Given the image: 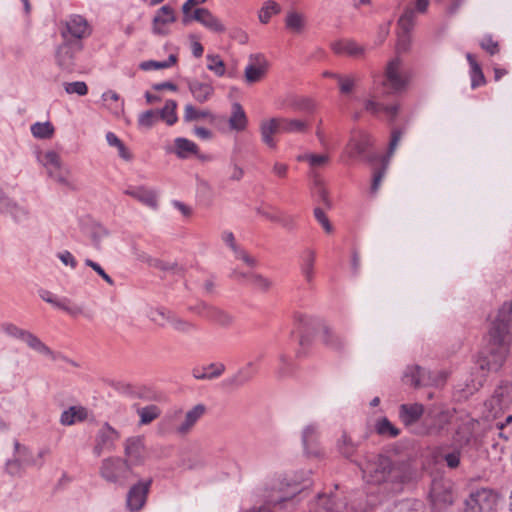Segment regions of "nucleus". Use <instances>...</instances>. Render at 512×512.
<instances>
[{
    "instance_id": "f257e3e1",
    "label": "nucleus",
    "mask_w": 512,
    "mask_h": 512,
    "mask_svg": "<svg viewBox=\"0 0 512 512\" xmlns=\"http://www.w3.org/2000/svg\"><path fill=\"white\" fill-rule=\"evenodd\" d=\"M363 477L369 483L385 484L393 492L401 490L404 483L414 477V469L407 462L393 463L390 458L382 455L375 456L362 468Z\"/></svg>"
},
{
    "instance_id": "f03ea898",
    "label": "nucleus",
    "mask_w": 512,
    "mask_h": 512,
    "mask_svg": "<svg viewBox=\"0 0 512 512\" xmlns=\"http://www.w3.org/2000/svg\"><path fill=\"white\" fill-rule=\"evenodd\" d=\"M309 474L310 472L302 471L300 476L295 475L289 479L284 474H275L267 478L264 483L263 504L269 505L271 509L282 508L284 503L292 500L296 494L308 487Z\"/></svg>"
},
{
    "instance_id": "7ed1b4c3",
    "label": "nucleus",
    "mask_w": 512,
    "mask_h": 512,
    "mask_svg": "<svg viewBox=\"0 0 512 512\" xmlns=\"http://www.w3.org/2000/svg\"><path fill=\"white\" fill-rule=\"evenodd\" d=\"M294 322L299 333V345L302 349L311 344L313 334L319 327L323 329L322 342L326 347L339 352L346 346L345 339L325 326L319 318L297 312L294 314Z\"/></svg>"
},
{
    "instance_id": "20e7f679",
    "label": "nucleus",
    "mask_w": 512,
    "mask_h": 512,
    "mask_svg": "<svg viewBox=\"0 0 512 512\" xmlns=\"http://www.w3.org/2000/svg\"><path fill=\"white\" fill-rule=\"evenodd\" d=\"M455 418V409H451L444 404H432L426 407V414L420 423V427L414 429V434L418 436H442L448 426Z\"/></svg>"
},
{
    "instance_id": "39448f33",
    "label": "nucleus",
    "mask_w": 512,
    "mask_h": 512,
    "mask_svg": "<svg viewBox=\"0 0 512 512\" xmlns=\"http://www.w3.org/2000/svg\"><path fill=\"white\" fill-rule=\"evenodd\" d=\"M510 345L511 340L488 335L487 344L477 360L479 368L488 372H498L509 356Z\"/></svg>"
},
{
    "instance_id": "423d86ee",
    "label": "nucleus",
    "mask_w": 512,
    "mask_h": 512,
    "mask_svg": "<svg viewBox=\"0 0 512 512\" xmlns=\"http://www.w3.org/2000/svg\"><path fill=\"white\" fill-rule=\"evenodd\" d=\"M206 407L203 404H197L184 415L181 408H175L167 412L162 420V424L167 430L179 436L188 435L196 423L204 416Z\"/></svg>"
},
{
    "instance_id": "0eeeda50",
    "label": "nucleus",
    "mask_w": 512,
    "mask_h": 512,
    "mask_svg": "<svg viewBox=\"0 0 512 512\" xmlns=\"http://www.w3.org/2000/svg\"><path fill=\"white\" fill-rule=\"evenodd\" d=\"M430 0H416L415 8L408 5L398 20L397 53L407 52L411 44V32L416 24L417 13H426Z\"/></svg>"
},
{
    "instance_id": "6e6552de",
    "label": "nucleus",
    "mask_w": 512,
    "mask_h": 512,
    "mask_svg": "<svg viewBox=\"0 0 512 512\" xmlns=\"http://www.w3.org/2000/svg\"><path fill=\"white\" fill-rule=\"evenodd\" d=\"M99 474L106 482L124 487L130 479L132 468L128 460L111 456L102 460Z\"/></svg>"
},
{
    "instance_id": "1a4fd4ad",
    "label": "nucleus",
    "mask_w": 512,
    "mask_h": 512,
    "mask_svg": "<svg viewBox=\"0 0 512 512\" xmlns=\"http://www.w3.org/2000/svg\"><path fill=\"white\" fill-rule=\"evenodd\" d=\"M39 162L45 167L49 178L59 185L71 190L76 186L70 180V170L63 166L60 156L54 151H47L38 156Z\"/></svg>"
},
{
    "instance_id": "9d476101",
    "label": "nucleus",
    "mask_w": 512,
    "mask_h": 512,
    "mask_svg": "<svg viewBox=\"0 0 512 512\" xmlns=\"http://www.w3.org/2000/svg\"><path fill=\"white\" fill-rule=\"evenodd\" d=\"M484 405L488 412L487 417L499 418L512 405V384L501 381Z\"/></svg>"
},
{
    "instance_id": "9b49d317",
    "label": "nucleus",
    "mask_w": 512,
    "mask_h": 512,
    "mask_svg": "<svg viewBox=\"0 0 512 512\" xmlns=\"http://www.w3.org/2000/svg\"><path fill=\"white\" fill-rule=\"evenodd\" d=\"M408 83V75L404 70L403 60L396 56L385 67L383 86L389 93L399 92Z\"/></svg>"
},
{
    "instance_id": "f8f14e48",
    "label": "nucleus",
    "mask_w": 512,
    "mask_h": 512,
    "mask_svg": "<svg viewBox=\"0 0 512 512\" xmlns=\"http://www.w3.org/2000/svg\"><path fill=\"white\" fill-rule=\"evenodd\" d=\"M429 499L431 512H443L453 503L451 482L445 479H434L431 483Z\"/></svg>"
},
{
    "instance_id": "ddd939ff",
    "label": "nucleus",
    "mask_w": 512,
    "mask_h": 512,
    "mask_svg": "<svg viewBox=\"0 0 512 512\" xmlns=\"http://www.w3.org/2000/svg\"><path fill=\"white\" fill-rule=\"evenodd\" d=\"M83 49V43L78 39L63 40L55 50V63L63 71L72 72L76 66V56Z\"/></svg>"
},
{
    "instance_id": "4468645a",
    "label": "nucleus",
    "mask_w": 512,
    "mask_h": 512,
    "mask_svg": "<svg viewBox=\"0 0 512 512\" xmlns=\"http://www.w3.org/2000/svg\"><path fill=\"white\" fill-rule=\"evenodd\" d=\"M512 331V301L504 302L491 321L489 336L511 340Z\"/></svg>"
},
{
    "instance_id": "2eb2a0df",
    "label": "nucleus",
    "mask_w": 512,
    "mask_h": 512,
    "mask_svg": "<svg viewBox=\"0 0 512 512\" xmlns=\"http://www.w3.org/2000/svg\"><path fill=\"white\" fill-rule=\"evenodd\" d=\"M445 381L441 373L426 371L418 365L408 366L403 374V382L415 388L420 386H438Z\"/></svg>"
},
{
    "instance_id": "dca6fc26",
    "label": "nucleus",
    "mask_w": 512,
    "mask_h": 512,
    "mask_svg": "<svg viewBox=\"0 0 512 512\" xmlns=\"http://www.w3.org/2000/svg\"><path fill=\"white\" fill-rule=\"evenodd\" d=\"M91 34L90 26L87 20L80 15H72L62 23L60 29V35L62 40L73 41L78 39L82 42V39L88 37Z\"/></svg>"
},
{
    "instance_id": "f3484780",
    "label": "nucleus",
    "mask_w": 512,
    "mask_h": 512,
    "mask_svg": "<svg viewBox=\"0 0 512 512\" xmlns=\"http://www.w3.org/2000/svg\"><path fill=\"white\" fill-rule=\"evenodd\" d=\"M496 503V495L491 490H476L466 500L465 512H493Z\"/></svg>"
},
{
    "instance_id": "a211bd4d",
    "label": "nucleus",
    "mask_w": 512,
    "mask_h": 512,
    "mask_svg": "<svg viewBox=\"0 0 512 512\" xmlns=\"http://www.w3.org/2000/svg\"><path fill=\"white\" fill-rule=\"evenodd\" d=\"M120 439V433L109 423L105 422L97 431L93 453L99 457L103 452H112L116 448V442Z\"/></svg>"
},
{
    "instance_id": "6ab92c4d",
    "label": "nucleus",
    "mask_w": 512,
    "mask_h": 512,
    "mask_svg": "<svg viewBox=\"0 0 512 512\" xmlns=\"http://www.w3.org/2000/svg\"><path fill=\"white\" fill-rule=\"evenodd\" d=\"M347 502L336 493H320L311 503V512H344Z\"/></svg>"
},
{
    "instance_id": "aec40b11",
    "label": "nucleus",
    "mask_w": 512,
    "mask_h": 512,
    "mask_svg": "<svg viewBox=\"0 0 512 512\" xmlns=\"http://www.w3.org/2000/svg\"><path fill=\"white\" fill-rule=\"evenodd\" d=\"M152 479L139 481L131 486L126 496V507L130 512L140 511L146 504Z\"/></svg>"
},
{
    "instance_id": "412c9836",
    "label": "nucleus",
    "mask_w": 512,
    "mask_h": 512,
    "mask_svg": "<svg viewBox=\"0 0 512 512\" xmlns=\"http://www.w3.org/2000/svg\"><path fill=\"white\" fill-rule=\"evenodd\" d=\"M372 144V137L365 132H359L353 135L348 144L350 157L363 158L370 163L374 162L378 158L377 155L368 153Z\"/></svg>"
},
{
    "instance_id": "4be33fe9",
    "label": "nucleus",
    "mask_w": 512,
    "mask_h": 512,
    "mask_svg": "<svg viewBox=\"0 0 512 512\" xmlns=\"http://www.w3.org/2000/svg\"><path fill=\"white\" fill-rule=\"evenodd\" d=\"M0 213L9 215L15 223H22L30 217L27 206L18 203L2 190H0Z\"/></svg>"
},
{
    "instance_id": "5701e85b",
    "label": "nucleus",
    "mask_w": 512,
    "mask_h": 512,
    "mask_svg": "<svg viewBox=\"0 0 512 512\" xmlns=\"http://www.w3.org/2000/svg\"><path fill=\"white\" fill-rule=\"evenodd\" d=\"M425 414L426 408L420 403L401 404L399 406V418L413 434L414 429L420 427Z\"/></svg>"
},
{
    "instance_id": "b1692460",
    "label": "nucleus",
    "mask_w": 512,
    "mask_h": 512,
    "mask_svg": "<svg viewBox=\"0 0 512 512\" xmlns=\"http://www.w3.org/2000/svg\"><path fill=\"white\" fill-rule=\"evenodd\" d=\"M124 455L128 460L131 468L133 466L142 465L146 459V449L144 438L142 436H132L124 442Z\"/></svg>"
},
{
    "instance_id": "393cba45",
    "label": "nucleus",
    "mask_w": 512,
    "mask_h": 512,
    "mask_svg": "<svg viewBox=\"0 0 512 512\" xmlns=\"http://www.w3.org/2000/svg\"><path fill=\"white\" fill-rule=\"evenodd\" d=\"M250 63L244 71V78L248 84H254L261 81L266 75L268 62L262 54H251Z\"/></svg>"
},
{
    "instance_id": "a878e982",
    "label": "nucleus",
    "mask_w": 512,
    "mask_h": 512,
    "mask_svg": "<svg viewBox=\"0 0 512 512\" xmlns=\"http://www.w3.org/2000/svg\"><path fill=\"white\" fill-rule=\"evenodd\" d=\"M258 368L254 361H249L245 366L239 368L236 373L226 378L223 385L227 388L237 389L250 382L257 374Z\"/></svg>"
},
{
    "instance_id": "bb28decb",
    "label": "nucleus",
    "mask_w": 512,
    "mask_h": 512,
    "mask_svg": "<svg viewBox=\"0 0 512 512\" xmlns=\"http://www.w3.org/2000/svg\"><path fill=\"white\" fill-rule=\"evenodd\" d=\"M186 83L194 100L200 104L206 103L214 95L215 90L211 82H201L196 78H189Z\"/></svg>"
},
{
    "instance_id": "cd10ccee",
    "label": "nucleus",
    "mask_w": 512,
    "mask_h": 512,
    "mask_svg": "<svg viewBox=\"0 0 512 512\" xmlns=\"http://www.w3.org/2000/svg\"><path fill=\"white\" fill-rule=\"evenodd\" d=\"M192 18L214 33L221 34L226 30L220 19L206 8H196L193 12Z\"/></svg>"
},
{
    "instance_id": "c85d7f7f",
    "label": "nucleus",
    "mask_w": 512,
    "mask_h": 512,
    "mask_svg": "<svg viewBox=\"0 0 512 512\" xmlns=\"http://www.w3.org/2000/svg\"><path fill=\"white\" fill-rule=\"evenodd\" d=\"M176 21V16L173 8L169 5H164L159 8L153 18V32L158 35H166L168 29L166 26Z\"/></svg>"
},
{
    "instance_id": "c756f323",
    "label": "nucleus",
    "mask_w": 512,
    "mask_h": 512,
    "mask_svg": "<svg viewBox=\"0 0 512 512\" xmlns=\"http://www.w3.org/2000/svg\"><path fill=\"white\" fill-rule=\"evenodd\" d=\"M15 450L18 453V458L9 460L6 463V471L12 475H19L22 471L23 464H32L39 465L40 467L43 465L42 462L38 463L37 460H30L28 457V449L24 446H21L19 442H15L14 444Z\"/></svg>"
},
{
    "instance_id": "7c9ffc66",
    "label": "nucleus",
    "mask_w": 512,
    "mask_h": 512,
    "mask_svg": "<svg viewBox=\"0 0 512 512\" xmlns=\"http://www.w3.org/2000/svg\"><path fill=\"white\" fill-rule=\"evenodd\" d=\"M124 194L133 197L134 199L141 202L143 205L148 206L152 209H156L157 202V193L149 189L145 186H129L124 190Z\"/></svg>"
},
{
    "instance_id": "2f4dec72",
    "label": "nucleus",
    "mask_w": 512,
    "mask_h": 512,
    "mask_svg": "<svg viewBox=\"0 0 512 512\" xmlns=\"http://www.w3.org/2000/svg\"><path fill=\"white\" fill-rule=\"evenodd\" d=\"M40 297L47 303L52 304L53 306L65 311L72 317H77L83 314V308L77 304L71 302L68 298H63L61 300L56 299L50 291H43L40 294Z\"/></svg>"
},
{
    "instance_id": "473e14b6",
    "label": "nucleus",
    "mask_w": 512,
    "mask_h": 512,
    "mask_svg": "<svg viewBox=\"0 0 512 512\" xmlns=\"http://www.w3.org/2000/svg\"><path fill=\"white\" fill-rule=\"evenodd\" d=\"M260 132L262 141L269 147L275 148L276 143L273 135L283 133L281 128L280 118H271L263 121L260 125Z\"/></svg>"
},
{
    "instance_id": "72a5a7b5",
    "label": "nucleus",
    "mask_w": 512,
    "mask_h": 512,
    "mask_svg": "<svg viewBox=\"0 0 512 512\" xmlns=\"http://www.w3.org/2000/svg\"><path fill=\"white\" fill-rule=\"evenodd\" d=\"M332 50L336 54H345L355 58L362 57L365 54V48L351 39H344L333 43Z\"/></svg>"
},
{
    "instance_id": "f704fd0d",
    "label": "nucleus",
    "mask_w": 512,
    "mask_h": 512,
    "mask_svg": "<svg viewBox=\"0 0 512 512\" xmlns=\"http://www.w3.org/2000/svg\"><path fill=\"white\" fill-rule=\"evenodd\" d=\"M204 312L207 315V320L222 328H229L234 324V316L221 308L213 306Z\"/></svg>"
},
{
    "instance_id": "c9c22d12",
    "label": "nucleus",
    "mask_w": 512,
    "mask_h": 512,
    "mask_svg": "<svg viewBox=\"0 0 512 512\" xmlns=\"http://www.w3.org/2000/svg\"><path fill=\"white\" fill-rule=\"evenodd\" d=\"M24 342L34 351L45 355L52 360L57 359H65L64 356H62L60 353H56L52 351L45 343L41 341L39 337H37L35 334L31 333L30 331L26 335V338L24 339Z\"/></svg>"
},
{
    "instance_id": "e433bc0d",
    "label": "nucleus",
    "mask_w": 512,
    "mask_h": 512,
    "mask_svg": "<svg viewBox=\"0 0 512 512\" xmlns=\"http://www.w3.org/2000/svg\"><path fill=\"white\" fill-rule=\"evenodd\" d=\"M24 342L34 351L45 355L52 360L57 359H65L64 356H62L60 353H56L52 351L45 343L41 341L39 337H37L35 334L31 333L30 331L26 335V338L24 339Z\"/></svg>"
},
{
    "instance_id": "4c0bfd02",
    "label": "nucleus",
    "mask_w": 512,
    "mask_h": 512,
    "mask_svg": "<svg viewBox=\"0 0 512 512\" xmlns=\"http://www.w3.org/2000/svg\"><path fill=\"white\" fill-rule=\"evenodd\" d=\"M473 433L468 424L460 425L455 431L452 439L453 446L467 452V448L471 446Z\"/></svg>"
},
{
    "instance_id": "58836bf2",
    "label": "nucleus",
    "mask_w": 512,
    "mask_h": 512,
    "mask_svg": "<svg viewBox=\"0 0 512 512\" xmlns=\"http://www.w3.org/2000/svg\"><path fill=\"white\" fill-rule=\"evenodd\" d=\"M88 416V411L82 406H71L63 411L60 416V423L65 426H70L76 422L84 421Z\"/></svg>"
},
{
    "instance_id": "ea45409f",
    "label": "nucleus",
    "mask_w": 512,
    "mask_h": 512,
    "mask_svg": "<svg viewBox=\"0 0 512 512\" xmlns=\"http://www.w3.org/2000/svg\"><path fill=\"white\" fill-rule=\"evenodd\" d=\"M466 59L470 65L471 87L472 89H476L477 87L484 85L486 83V79L480 64L475 59V56L471 53H467Z\"/></svg>"
},
{
    "instance_id": "a19ab883",
    "label": "nucleus",
    "mask_w": 512,
    "mask_h": 512,
    "mask_svg": "<svg viewBox=\"0 0 512 512\" xmlns=\"http://www.w3.org/2000/svg\"><path fill=\"white\" fill-rule=\"evenodd\" d=\"M174 153L179 158H188L190 155H197L198 154V146L192 142L191 140H188L186 138H176L174 140Z\"/></svg>"
},
{
    "instance_id": "79ce46f5",
    "label": "nucleus",
    "mask_w": 512,
    "mask_h": 512,
    "mask_svg": "<svg viewBox=\"0 0 512 512\" xmlns=\"http://www.w3.org/2000/svg\"><path fill=\"white\" fill-rule=\"evenodd\" d=\"M318 435V425L309 424L302 431V443L308 454H316L315 443Z\"/></svg>"
},
{
    "instance_id": "37998d69",
    "label": "nucleus",
    "mask_w": 512,
    "mask_h": 512,
    "mask_svg": "<svg viewBox=\"0 0 512 512\" xmlns=\"http://www.w3.org/2000/svg\"><path fill=\"white\" fill-rule=\"evenodd\" d=\"M247 118L246 114L239 103H234L232 106V115L229 119V126L236 131H242L246 128Z\"/></svg>"
},
{
    "instance_id": "c03bdc74",
    "label": "nucleus",
    "mask_w": 512,
    "mask_h": 512,
    "mask_svg": "<svg viewBox=\"0 0 512 512\" xmlns=\"http://www.w3.org/2000/svg\"><path fill=\"white\" fill-rule=\"evenodd\" d=\"M283 133H305L309 129V123L302 119L280 118Z\"/></svg>"
},
{
    "instance_id": "a18cd8bd",
    "label": "nucleus",
    "mask_w": 512,
    "mask_h": 512,
    "mask_svg": "<svg viewBox=\"0 0 512 512\" xmlns=\"http://www.w3.org/2000/svg\"><path fill=\"white\" fill-rule=\"evenodd\" d=\"M357 448L358 444L345 432L337 440V450L345 458H351L357 451Z\"/></svg>"
},
{
    "instance_id": "49530a36",
    "label": "nucleus",
    "mask_w": 512,
    "mask_h": 512,
    "mask_svg": "<svg viewBox=\"0 0 512 512\" xmlns=\"http://www.w3.org/2000/svg\"><path fill=\"white\" fill-rule=\"evenodd\" d=\"M183 119L185 122L198 121L201 119L214 120V115L209 110H198L192 104L185 105Z\"/></svg>"
},
{
    "instance_id": "de8ad7c7",
    "label": "nucleus",
    "mask_w": 512,
    "mask_h": 512,
    "mask_svg": "<svg viewBox=\"0 0 512 512\" xmlns=\"http://www.w3.org/2000/svg\"><path fill=\"white\" fill-rule=\"evenodd\" d=\"M385 512H425L423 504L418 500H403L386 509Z\"/></svg>"
},
{
    "instance_id": "09e8293b",
    "label": "nucleus",
    "mask_w": 512,
    "mask_h": 512,
    "mask_svg": "<svg viewBox=\"0 0 512 512\" xmlns=\"http://www.w3.org/2000/svg\"><path fill=\"white\" fill-rule=\"evenodd\" d=\"M467 452L451 445L446 451L443 452L442 458L447 467L455 469L460 465V460L466 455Z\"/></svg>"
},
{
    "instance_id": "8fccbe9b",
    "label": "nucleus",
    "mask_w": 512,
    "mask_h": 512,
    "mask_svg": "<svg viewBox=\"0 0 512 512\" xmlns=\"http://www.w3.org/2000/svg\"><path fill=\"white\" fill-rule=\"evenodd\" d=\"M315 252L306 250L303 255L301 272L308 283H311L314 277Z\"/></svg>"
},
{
    "instance_id": "3c124183",
    "label": "nucleus",
    "mask_w": 512,
    "mask_h": 512,
    "mask_svg": "<svg viewBox=\"0 0 512 512\" xmlns=\"http://www.w3.org/2000/svg\"><path fill=\"white\" fill-rule=\"evenodd\" d=\"M305 23L304 15L296 11L288 12L285 18L286 28L295 33H300L304 29Z\"/></svg>"
},
{
    "instance_id": "603ef678",
    "label": "nucleus",
    "mask_w": 512,
    "mask_h": 512,
    "mask_svg": "<svg viewBox=\"0 0 512 512\" xmlns=\"http://www.w3.org/2000/svg\"><path fill=\"white\" fill-rule=\"evenodd\" d=\"M333 78L337 80L340 92L342 94H350L356 83L359 81V78L355 74L350 75H340V74H333Z\"/></svg>"
},
{
    "instance_id": "864d4df0",
    "label": "nucleus",
    "mask_w": 512,
    "mask_h": 512,
    "mask_svg": "<svg viewBox=\"0 0 512 512\" xmlns=\"http://www.w3.org/2000/svg\"><path fill=\"white\" fill-rule=\"evenodd\" d=\"M281 11V7L278 3L273 0H268L264 2L262 8L258 13L259 21L262 24H267L272 17V15L279 14Z\"/></svg>"
},
{
    "instance_id": "5fc2aeb1",
    "label": "nucleus",
    "mask_w": 512,
    "mask_h": 512,
    "mask_svg": "<svg viewBox=\"0 0 512 512\" xmlns=\"http://www.w3.org/2000/svg\"><path fill=\"white\" fill-rule=\"evenodd\" d=\"M137 413L140 417V424L147 425L160 416L161 410L158 406L152 404L139 408Z\"/></svg>"
},
{
    "instance_id": "6e6d98bb",
    "label": "nucleus",
    "mask_w": 512,
    "mask_h": 512,
    "mask_svg": "<svg viewBox=\"0 0 512 512\" xmlns=\"http://www.w3.org/2000/svg\"><path fill=\"white\" fill-rule=\"evenodd\" d=\"M176 108V101L167 100L165 106L158 110L159 120L165 121L168 125H173L177 121Z\"/></svg>"
},
{
    "instance_id": "4d7b16f0",
    "label": "nucleus",
    "mask_w": 512,
    "mask_h": 512,
    "mask_svg": "<svg viewBox=\"0 0 512 512\" xmlns=\"http://www.w3.org/2000/svg\"><path fill=\"white\" fill-rule=\"evenodd\" d=\"M389 161L388 159L382 158V164L380 167L376 168L373 172L372 183L370 187V193L375 195L382 183L383 178L385 177Z\"/></svg>"
},
{
    "instance_id": "13d9d810",
    "label": "nucleus",
    "mask_w": 512,
    "mask_h": 512,
    "mask_svg": "<svg viewBox=\"0 0 512 512\" xmlns=\"http://www.w3.org/2000/svg\"><path fill=\"white\" fill-rule=\"evenodd\" d=\"M376 432L381 436L397 437L400 430L395 427L386 417L381 418L375 425Z\"/></svg>"
},
{
    "instance_id": "bf43d9fd",
    "label": "nucleus",
    "mask_w": 512,
    "mask_h": 512,
    "mask_svg": "<svg viewBox=\"0 0 512 512\" xmlns=\"http://www.w3.org/2000/svg\"><path fill=\"white\" fill-rule=\"evenodd\" d=\"M237 276L241 278L248 277L245 273H239ZM249 280L256 289L262 292H267L272 287V281L261 274H250Z\"/></svg>"
},
{
    "instance_id": "052dcab7",
    "label": "nucleus",
    "mask_w": 512,
    "mask_h": 512,
    "mask_svg": "<svg viewBox=\"0 0 512 512\" xmlns=\"http://www.w3.org/2000/svg\"><path fill=\"white\" fill-rule=\"evenodd\" d=\"M31 132L36 138L49 139L54 133V128L50 122H37L31 126Z\"/></svg>"
},
{
    "instance_id": "680f3d73",
    "label": "nucleus",
    "mask_w": 512,
    "mask_h": 512,
    "mask_svg": "<svg viewBox=\"0 0 512 512\" xmlns=\"http://www.w3.org/2000/svg\"><path fill=\"white\" fill-rule=\"evenodd\" d=\"M159 121L158 110H147L139 115L138 126L144 129H150Z\"/></svg>"
},
{
    "instance_id": "e2e57ef3",
    "label": "nucleus",
    "mask_w": 512,
    "mask_h": 512,
    "mask_svg": "<svg viewBox=\"0 0 512 512\" xmlns=\"http://www.w3.org/2000/svg\"><path fill=\"white\" fill-rule=\"evenodd\" d=\"M167 322H169L176 331L181 333H189L196 329L195 324L182 318L176 317L175 315L168 316Z\"/></svg>"
},
{
    "instance_id": "0e129e2a",
    "label": "nucleus",
    "mask_w": 512,
    "mask_h": 512,
    "mask_svg": "<svg viewBox=\"0 0 512 512\" xmlns=\"http://www.w3.org/2000/svg\"><path fill=\"white\" fill-rule=\"evenodd\" d=\"M206 59L208 61V70L214 72L219 77L225 74V64L219 55L208 54Z\"/></svg>"
},
{
    "instance_id": "69168bd1",
    "label": "nucleus",
    "mask_w": 512,
    "mask_h": 512,
    "mask_svg": "<svg viewBox=\"0 0 512 512\" xmlns=\"http://www.w3.org/2000/svg\"><path fill=\"white\" fill-rule=\"evenodd\" d=\"M207 369H211L212 371L209 374H203V375H197V371H193V376L196 379H200V380L215 379V378L220 377L224 373L226 367L223 363H211L208 365Z\"/></svg>"
},
{
    "instance_id": "338daca9",
    "label": "nucleus",
    "mask_w": 512,
    "mask_h": 512,
    "mask_svg": "<svg viewBox=\"0 0 512 512\" xmlns=\"http://www.w3.org/2000/svg\"><path fill=\"white\" fill-rule=\"evenodd\" d=\"M299 161H306L313 168L322 167L329 162V157L327 155H319V154H305L298 157Z\"/></svg>"
},
{
    "instance_id": "774afa93",
    "label": "nucleus",
    "mask_w": 512,
    "mask_h": 512,
    "mask_svg": "<svg viewBox=\"0 0 512 512\" xmlns=\"http://www.w3.org/2000/svg\"><path fill=\"white\" fill-rule=\"evenodd\" d=\"M64 88L68 94L76 93L80 96H84L88 93V87L86 83L82 81L64 83Z\"/></svg>"
}]
</instances>
